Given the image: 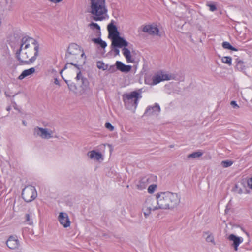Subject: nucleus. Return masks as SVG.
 <instances>
[{"label":"nucleus","mask_w":252,"mask_h":252,"mask_svg":"<svg viewBox=\"0 0 252 252\" xmlns=\"http://www.w3.org/2000/svg\"><path fill=\"white\" fill-rule=\"evenodd\" d=\"M208 6L209 7L210 10L211 11H214L216 10V7L213 4H209Z\"/></svg>","instance_id":"58836bf2"},{"label":"nucleus","mask_w":252,"mask_h":252,"mask_svg":"<svg viewBox=\"0 0 252 252\" xmlns=\"http://www.w3.org/2000/svg\"><path fill=\"white\" fill-rule=\"evenodd\" d=\"M236 68L237 70L239 71H243L244 70H245V66L244 65L243 62L241 60L238 61L236 64Z\"/></svg>","instance_id":"c756f323"},{"label":"nucleus","mask_w":252,"mask_h":252,"mask_svg":"<svg viewBox=\"0 0 252 252\" xmlns=\"http://www.w3.org/2000/svg\"><path fill=\"white\" fill-rule=\"evenodd\" d=\"M79 56H73L71 55L70 58H65V59L67 60V62L68 63L71 65L75 66L76 68H77L78 69H79V66L77 64H74L72 63V61H74L77 60V59L78 58Z\"/></svg>","instance_id":"bb28decb"},{"label":"nucleus","mask_w":252,"mask_h":252,"mask_svg":"<svg viewBox=\"0 0 252 252\" xmlns=\"http://www.w3.org/2000/svg\"><path fill=\"white\" fill-rule=\"evenodd\" d=\"M113 68V69H114L115 67H114V66H111L110 68Z\"/></svg>","instance_id":"a18cd8bd"},{"label":"nucleus","mask_w":252,"mask_h":252,"mask_svg":"<svg viewBox=\"0 0 252 252\" xmlns=\"http://www.w3.org/2000/svg\"><path fill=\"white\" fill-rule=\"evenodd\" d=\"M37 192L35 188L32 185L26 186L22 190V198L26 202H31L37 197Z\"/></svg>","instance_id":"423d86ee"},{"label":"nucleus","mask_w":252,"mask_h":252,"mask_svg":"<svg viewBox=\"0 0 252 252\" xmlns=\"http://www.w3.org/2000/svg\"><path fill=\"white\" fill-rule=\"evenodd\" d=\"M68 64H69V63H68L67 64H66L65 65V66H64V68L61 70V71H60V73H62V72H63L64 70H65V69H66L67 68Z\"/></svg>","instance_id":"37998d69"},{"label":"nucleus","mask_w":252,"mask_h":252,"mask_svg":"<svg viewBox=\"0 0 252 252\" xmlns=\"http://www.w3.org/2000/svg\"><path fill=\"white\" fill-rule=\"evenodd\" d=\"M92 41L95 44L99 45L102 48H105L107 46L106 42L103 41L100 38H93Z\"/></svg>","instance_id":"b1692460"},{"label":"nucleus","mask_w":252,"mask_h":252,"mask_svg":"<svg viewBox=\"0 0 252 252\" xmlns=\"http://www.w3.org/2000/svg\"><path fill=\"white\" fill-rule=\"evenodd\" d=\"M160 209L158 205L156 203V200L152 197H148L144 204L142 209L144 215L146 218L150 214L152 211H155Z\"/></svg>","instance_id":"0eeeda50"},{"label":"nucleus","mask_w":252,"mask_h":252,"mask_svg":"<svg viewBox=\"0 0 252 252\" xmlns=\"http://www.w3.org/2000/svg\"><path fill=\"white\" fill-rule=\"evenodd\" d=\"M35 69L34 67H32L30 69L24 70L22 71V73L18 76V78L19 80H22L24 78L32 74L35 72Z\"/></svg>","instance_id":"412c9836"},{"label":"nucleus","mask_w":252,"mask_h":252,"mask_svg":"<svg viewBox=\"0 0 252 252\" xmlns=\"http://www.w3.org/2000/svg\"><path fill=\"white\" fill-rule=\"evenodd\" d=\"M140 90L125 93L122 95V99L126 109L134 113L137 107L139 100L142 98Z\"/></svg>","instance_id":"20e7f679"},{"label":"nucleus","mask_w":252,"mask_h":252,"mask_svg":"<svg viewBox=\"0 0 252 252\" xmlns=\"http://www.w3.org/2000/svg\"><path fill=\"white\" fill-rule=\"evenodd\" d=\"M247 181L244 180H242L240 182H239L235 185L233 189L234 191L240 194L242 193H248L249 191L247 190Z\"/></svg>","instance_id":"9d476101"},{"label":"nucleus","mask_w":252,"mask_h":252,"mask_svg":"<svg viewBox=\"0 0 252 252\" xmlns=\"http://www.w3.org/2000/svg\"><path fill=\"white\" fill-rule=\"evenodd\" d=\"M157 186L155 184H152L148 187V192L151 194L153 193L156 190Z\"/></svg>","instance_id":"72a5a7b5"},{"label":"nucleus","mask_w":252,"mask_h":252,"mask_svg":"<svg viewBox=\"0 0 252 252\" xmlns=\"http://www.w3.org/2000/svg\"><path fill=\"white\" fill-rule=\"evenodd\" d=\"M248 186L252 190V177L248 181H247Z\"/></svg>","instance_id":"e433bc0d"},{"label":"nucleus","mask_w":252,"mask_h":252,"mask_svg":"<svg viewBox=\"0 0 252 252\" xmlns=\"http://www.w3.org/2000/svg\"><path fill=\"white\" fill-rule=\"evenodd\" d=\"M203 236H206L205 240L207 242H210L214 245H216V243L214 240V237L212 233H210L209 231L204 232Z\"/></svg>","instance_id":"5701e85b"},{"label":"nucleus","mask_w":252,"mask_h":252,"mask_svg":"<svg viewBox=\"0 0 252 252\" xmlns=\"http://www.w3.org/2000/svg\"><path fill=\"white\" fill-rule=\"evenodd\" d=\"M203 152L201 151H198L197 152H193L187 156L188 158H200L203 155Z\"/></svg>","instance_id":"393cba45"},{"label":"nucleus","mask_w":252,"mask_h":252,"mask_svg":"<svg viewBox=\"0 0 252 252\" xmlns=\"http://www.w3.org/2000/svg\"><path fill=\"white\" fill-rule=\"evenodd\" d=\"M122 51L123 55L126 58L127 62L133 63L134 62V60L131 58L130 50L126 47L123 48Z\"/></svg>","instance_id":"4be33fe9"},{"label":"nucleus","mask_w":252,"mask_h":252,"mask_svg":"<svg viewBox=\"0 0 252 252\" xmlns=\"http://www.w3.org/2000/svg\"><path fill=\"white\" fill-rule=\"evenodd\" d=\"M151 178L150 176H145L141 178L136 185L137 189L140 190L145 189L151 182Z\"/></svg>","instance_id":"4468645a"},{"label":"nucleus","mask_w":252,"mask_h":252,"mask_svg":"<svg viewBox=\"0 0 252 252\" xmlns=\"http://www.w3.org/2000/svg\"><path fill=\"white\" fill-rule=\"evenodd\" d=\"M223 63L227 64L229 65L232 64V58L229 56L223 57L221 59Z\"/></svg>","instance_id":"2f4dec72"},{"label":"nucleus","mask_w":252,"mask_h":252,"mask_svg":"<svg viewBox=\"0 0 252 252\" xmlns=\"http://www.w3.org/2000/svg\"><path fill=\"white\" fill-rule=\"evenodd\" d=\"M105 127L109 130L110 131H112L114 129V127L109 122H107L105 124Z\"/></svg>","instance_id":"f704fd0d"},{"label":"nucleus","mask_w":252,"mask_h":252,"mask_svg":"<svg viewBox=\"0 0 252 252\" xmlns=\"http://www.w3.org/2000/svg\"><path fill=\"white\" fill-rule=\"evenodd\" d=\"M160 111V108L158 103H155L153 106H148L145 112L146 115H153L156 114V112L159 113Z\"/></svg>","instance_id":"aec40b11"},{"label":"nucleus","mask_w":252,"mask_h":252,"mask_svg":"<svg viewBox=\"0 0 252 252\" xmlns=\"http://www.w3.org/2000/svg\"><path fill=\"white\" fill-rule=\"evenodd\" d=\"M156 200L158 208L161 209H173L180 202V196L175 193L165 192L158 193Z\"/></svg>","instance_id":"f03ea898"},{"label":"nucleus","mask_w":252,"mask_h":252,"mask_svg":"<svg viewBox=\"0 0 252 252\" xmlns=\"http://www.w3.org/2000/svg\"><path fill=\"white\" fill-rule=\"evenodd\" d=\"M241 229L246 234L247 236L249 238V237H250L249 234L247 232H246L243 228H242Z\"/></svg>","instance_id":"79ce46f5"},{"label":"nucleus","mask_w":252,"mask_h":252,"mask_svg":"<svg viewBox=\"0 0 252 252\" xmlns=\"http://www.w3.org/2000/svg\"><path fill=\"white\" fill-rule=\"evenodd\" d=\"M58 220L61 224L66 228L70 226V222L68 215L66 213L61 212L58 217Z\"/></svg>","instance_id":"2eb2a0df"},{"label":"nucleus","mask_w":252,"mask_h":252,"mask_svg":"<svg viewBox=\"0 0 252 252\" xmlns=\"http://www.w3.org/2000/svg\"><path fill=\"white\" fill-rule=\"evenodd\" d=\"M97 67L100 69H102L103 70H105L108 68V65H105L104 63L102 61H98L96 63Z\"/></svg>","instance_id":"7c9ffc66"},{"label":"nucleus","mask_w":252,"mask_h":252,"mask_svg":"<svg viewBox=\"0 0 252 252\" xmlns=\"http://www.w3.org/2000/svg\"><path fill=\"white\" fill-rule=\"evenodd\" d=\"M54 83L55 84H56V85H60L59 81V80H58V79L57 78H55L54 79Z\"/></svg>","instance_id":"a19ab883"},{"label":"nucleus","mask_w":252,"mask_h":252,"mask_svg":"<svg viewBox=\"0 0 252 252\" xmlns=\"http://www.w3.org/2000/svg\"><path fill=\"white\" fill-rule=\"evenodd\" d=\"M87 155L91 159L99 161L100 159L103 160V156L101 153L96 152L95 150L89 151Z\"/></svg>","instance_id":"a211bd4d"},{"label":"nucleus","mask_w":252,"mask_h":252,"mask_svg":"<svg viewBox=\"0 0 252 252\" xmlns=\"http://www.w3.org/2000/svg\"><path fill=\"white\" fill-rule=\"evenodd\" d=\"M53 131L46 128L36 126L33 130V134L35 137H40L43 139H49L52 138Z\"/></svg>","instance_id":"6e6552de"},{"label":"nucleus","mask_w":252,"mask_h":252,"mask_svg":"<svg viewBox=\"0 0 252 252\" xmlns=\"http://www.w3.org/2000/svg\"><path fill=\"white\" fill-rule=\"evenodd\" d=\"M169 147L170 148H173V147H174V145H171L169 146Z\"/></svg>","instance_id":"49530a36"},{"label":"nucleus","mask_w":252,"mask_h":252,"mask_svg":"<svg viewBox=\"0 0 252 252\" xmlns=\"http://www.w3.org/2000/svg\"><path fill=\"white\" fill-rule=\"evenodd\" d=\"M222 46L224 49H229L232 51H237V49L233 47L229 42H223L222 44Z\"/></svg>","instance_id":"c85d7f7f"},{"label":"nucleus","mask_w":252,"mask_h":252,"mask_svg":"<svg viewBox=\"0 0 252 252\" xmlns=\"http://www.w3.org/2000/svg\"><path fill=\"white\" fill-rule=\"evenodd\" d=\"M109 37L112 39L111 46L113 47L124 48L128 46V42L124 38L120 36V33L115 25L112 23L107 27Z\"/></svg>","instance_id":"39448f33"},{"label":"nucleus","mask_w":252,"mask_h":252,"mask_svg":"<svg viewBox=\"0 0 252 252\" xmlns=\"http://www.w3.org/2000/svg\"><path fill=\"white\" fill-rule=\"evenodd\" d=\"M88 27L93 30H96V32L97 33H99V34L100 33V27L98 24L94 22H91L89 24Z\"/></svg>","instance_id":"a878e982"},{"label":"nucleus","mask_w":252,"mask_h":252,"mask_svg":"<svg viewBox=\"0 0 252 252\" xmlns=\"http://www.w3.org/2000/svg\"><path fill=\"white\" fill-rule=\"evenodd\" d=\"M89 13L92 15L93 19L101 21L106 19L107 9L106 0H90Z\"/></svg>","instance_id":"7ed1b4c3"},{"label":"nucleus","mask_w":252,"mask_h":252,"mask_svg":"<svg viewBox=\"0 0 252 252\" xmlns=\"http://www.w3.org/2000/svg\"><path fill=\"white\" fill-rule=\"evenodd\" d=\"M81 51V47L75 43L70 44L67 50L65 58H70L71 55L79 56Z\"/></svg>","instance_id":"1a4fd4ad"},{"label":"nucleus","mask_w":252,"mask_h":252,"mask_svg":"<svg viewBox=\"0 0 252 252\" xmlns=\"http://www.w3.org/2000/svg\"><path fill=\"white\" fill-rule=\"evenodd\" d=\"M233 163L231 160H224L221 161V165L223 168H227L231 166Z\"/></svg>","instance_id":"473e14b6"},{"label":"nucleus","mask_w":252,"mask_h":252,"mask_svg":"<svg viewBox=\"0 0 252 252\" xmlns=\"http://www.w3.org/2000/svg\"><path fill=\"white\" fill-rule=\"evenodd\" d=\"M228 239L230 241H233L232 246L234 247L235 251L238 250V246L243 241V238L237 236L233 234H230L228 236Z\"/></svg>","instance_id":"dca6fc26"},{"label":"nucleus","mask_w":252,"mask_h":252,"mask_svg":"<svg viewBox=\"0 0 252 252\" xmlns=\"http://www.w3.org/2000/svg\"><path fill=\"white\" fill-rule=\"evenodd\" d=\"M230 104L234 108H238L239 107L235 101H232Z\"/></svg>","instance_id":"4c0bfd02"},{"label":"nucleus","mask_w":252,"mask_h":252,"mask_svg":"<svg viewBox=\"0 0 252 252\" xmlns=\"http://www.w3.org/2000/svg\"><path fill=\"white\" fill-rule=\"evenodd\" d=\"M26 221L28 222V224L32 225V221L31 220L30 215L28 214L26 215Z\"/></svg>","instance_id":"c9c22d12"},{"label":"nucleus","mask_w":252,"mask_h":252,"mask_svg":"<svg viewBox=\"0 0 252 252\" xmlns=\"http://www.w3.org/2000/svg\"><path fill=\"white\" fill-rule=\"evenodd\" d=\"M170 76L166 74H163L162 72L158 73L155 74L152 78L153 84L156 85L161 81L169 80Z\"/></svg>","instance_id":"f8f14e48"},{"label":"nucleus","mask_w":252,"mask_h":252,"mask_svg":"<svg viewBox=\"0 0 252 252\" xmlns=\"http://www.w3.org/2000/svg\"><path fill=\"white\" fill-rule=\"evenodd\" d=\"M115 65L116 68L123 72H128L131 69L130 65H125L121 61H116Z\"/></svg>","instance_id":"6ab92c4d"},{"label":"nucleus","mask_w":252,"mask_h":252,"mask_svg":"<svg viewBox=\"0 0 252 252\" xmlns=\"http://www.w3.org/2000/svg\"><path fill=\"white\" fill-rule=\"evenodd\" d=\"M143 31L145 32H147L149 34L153 35H159V30L156 25H148L144 27Z\"/></svg>","instance_id":"9b49d317"},{"label":"nucleus","mask_w":252,"mask_h":252,"mask_svg":"<svg viewBox=\"0 0 252 252\" xmlns=\"http://www.w3.org/2000/svg\"><path fill=\"white\" fill-rule=\"evenodd\" d=\"M76 79L78 81H80L81 83V87L84 89L88 87L89 85V81L86 78L83 76L80 71L77 73Z\"/></svg>","instance_id":"f3484780"},{"label":"nucleus","mask_w":252,"mask_h":252,"mask_svg":"<svg viewBox=\"0 0 252 252\" xmlns=\"http://www.w3.org/2000/svg\"><path fill=\"white\" fill-rule=\"evenodd\" d=\"M84 56H85V53H84L83 51L82 50V53L81 55V56L83 57Z\"/></svg>","instance_id":"c03bdc74"},{"label":"nucleus","mask_w":252,"mask_h":252,"mask_svg":"<svg viewBox=\"0 0 252 252\" xmlns=\"http://www.w3.org/2000/svg\"><path fill=\"white\" fill-rule=\"evenodd\" d=\"M65 81L70 91L73 92H75L76 91L77 87L74 83L70 82L69 81L67 80H65Z\"/></svg>","instance_id":"cd10ccee"},{"label":"nucleus","mask_w":252,"mask_h":252,"mask_svg":"<svg viewBox=\"0 0 252 252\" xmlns=\"http://www.w3.org/2000/svg\"><path fill=\"white\" fill-rule=\"evenodd\" d=\"M39 45L37 41L29 37L21 39L20 48L16 52V58L21 64L33 63L39 55Z\"/></svg>","instance_id":"f257e3e1"},{"label":"nucleus","mask_w":252,"mask_h":252,"mask_svg":"<svg viewBox=\"0 0 252 252\" xmlns=\"http://www.w3.org/2000/svg\"><path fill=\"white\" fill-rule=\"evenodd\" d=\"M118 47H114L113 51L114 52L115 56L119 55L120 51Z\"/></svg>","instance_id":"ea45409f"},{"label":"nucleus","mask_w":252,"mask_h":252,"mask_svg":"<svg viewBox=\"0 0 252 252\" xmlns=\"http://www.w3.org/2000/svg\"><path fill=\"white\" fill-rule=\"evenodd\" d=\"M7 247L10 249H16L20 245V242L16 236H11L6 241Z\"/></svg>","instance_id":"ddd939ff"}]
</instances>
